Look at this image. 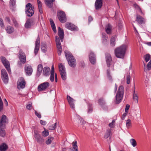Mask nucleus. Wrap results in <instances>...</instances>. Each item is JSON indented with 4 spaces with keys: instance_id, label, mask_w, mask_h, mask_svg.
<instances>
[{
    "instance_id": "a18cd8bd",
    "label": "nucleus",
    "mask_w": 151,
    "mask_h": 151,
    "mask_svg": "<svg viewBox=\"0 0 151 151\" xmlns=\"http://www.w3.org/2000/svg\"><path fill=\"white\" fill-rule=\"evenodd\" d=\"M102 38L103 40V42L105 43L107 42L108 37L106 36V34L104 33L102 34Z\"/></svg>"
},
{
    "instance_id": "f03ea898",
    "label": "nucleus",
    "mask_w": 151,
    "mask_h": 151,
    "mask_svg": "<svg viewBox=\"0 0 151 151\" xmlns=\"http://www.w3.org/2000/svg\"><path fill=\"white\" fill-rule=\"evenodd\" d=\"M66 58L69 65L73 68H75L76 65V60L70 52L65 51Z\"/></svg>"
},
{
    "instance_id": "4468645a",
    "label": "nucleus",
    "mask_w": 151,
    "mask_h": 151,
    "mask_svg": "<svg viewBox=\"0 0 151 151\" xmlns=\"http://www.w3.org/2000/svg\"><path fill=\"white\" fill-rule=\"evenodd\" d=\"M40 42V38L39 37V36H38L36 40L35 44V46L34 50V52L35 55H36L37 54L39 49Z\"/></svg>"
},
{
    "instance_id": "5fc2aeb1",
    "label": "nucleus",
    "mask_w": 151,
    "mask_h": 151,
    "mask_svg": "<svg viewBox=\"0 0 151 151\" xmlns=\"http://www.w3.org/2000/svg\"><path fill=\"white\" fill-rule=\"evenodd\" d=\"M35 115L37 116L39 118L41 117V116L40 113H38L36 111H35Z\"/></svg>"
},
{
    "instance_id": "e433bc0d",
    "label": "nucleus",
    "mask_w": 151,
    "mask_h": 151,
    "mask_svg": "<svg viewBox=\"0 0 151 151\" xmlns=\"http://www.w3.org/2000/svg\"><path fill=\"white\" fill-rule=\"evenodd\" d=\"M57 125V123L56 122L54 124L51 125L49 127L48 129L50 130H53L56 127V125Z\"/></svg>"
},
{
    "instance_id": "ea45409f",
    "label": "nucleus",
    "mask_w": 151,
    "mask_h": 151,
    "mask_svg": "<svg viewBox=\"0 0 151 151\" xmlns=\"http://www.w3.org/2000/svg\"><path fill=\"white\" fill-rule=\"evenodd\" d=\"M130 142L131 145L133 147H135L137 145V142L134 139H131L130 140Z\"/></svg>"
},
{
    "instance_id": "8fccbe9b",
    "label": "nucleus",
    "mask_w": 151,
    "mask_h": 151,
    "mask_svg": "<svg viewBox=\"0 0 151 151\" xmlns=\"http://www.w3.org/2000/svg\"><path fill=\"white\" fill-rule=\"evenodd\" d=\"M130 82V76L129 75H127V84H129Z\"/></svg>"
},
{
    "instance_id": "f8f14e48",
    "label": "nucleus",
    "mask_w": 151,
    "mask_h": 151,
    "mask_svg": "<svg viewBox=\"0 0 151 151\" xmlns=\"http://www.w3.org/2000/svg\"><path fill=\"white\" fill-rule=\"evenodd\" d=\"M25 84L24 79L23 78H19L18 81L17 82V88L18 89L24 88L25 87Z\"/></svg>"
},
{
    "instance_id": "1a4fd4ad",
    "label": "nucleus",
    "mask_w": 151,
    "mask_h": 151,
    "mask_svg": "<svg viewBox=\"0 0 151 151\" xmlns=\"http://www.w3.org/2000/svg\"><path fill=\"white\" fill-rule=\"evenodd\" d=\"M57 14L58 18L60 22L64 23L66 22V18L64 12L62 11L58 12Z\"/></svg>"
},
{
    "instance_id": "c85d7f7f",
    "label": "nucleus",
    "mask_w": 151,
    "mask_h": 151,
    "mask_svg": "<svg viewBox=\"0 0 151 151\" xmlns=\"http://www.w3.org/2000/svg\"><path fill=\"white\" fill-rule=\"evenodd\" d=\"M50 21L52 29L54 32H56V29L55 23L51 19H50Z\"/></svg>"
},
{
    "instance_id": "603ef678",
    "label": "nucleus",
    "mask_w": 151,
    "mask_h": 151,
    "mask_svg": "<svg viewBox=\"0 0 151 151\" xmlns=\"http://www.w3.org/2000/svg\"><path fill=\"white\" fill-rule=\"evenodd\" d=\"M131 125V122L130 120L128 119L127 121L126 125L127 127L129 128Z\"/></svg>"
},
{
    "instance_id": "423d86ee",
    "label": "nucleus",
    "mask_w": 151,
    "mask_h": 151,
    "mask_svg": "<svg viewBox=\"0 0 151 151\" xmlns=\"http://www.w3.org/2000/svg\"><path fill=\"white\" fill-rule=\"evenodd\" d=\"M59 70L62 79L64 80L66 79V73L64 65L61 63L59 64Z\"/></svg>"
},
{
    "instance_id": "4d7b16f0",
    "label": "nucleus",
    "mask_w": 151,
    "mask_h": 151,
    "mask_svg": "<svg viewBox=\"0 0 151 151\" xmlns=\"http://www.w3.org/2000/svg\"><path fill=\"white\" fill-rule=\"evenodd\" d=\"M0 25L2 27H4V24L3 20L0 18Z\"/></svg>"
},
{
    "instance_id": "f3484780",
    "label": "nucleus",
    "mask_w": 151,
    "mask_h": 151,
    "mask_svg": "<svg viewBox=\"0 0 151 151\" xmlns=\"http://www.w3.org/2000/svg\"><path fill=\"white\" fill-rule=\"evenodd\" d=\"M106 59L107 66L109 67L112 64L111 58L110 54L109 53L106 54Z\"/></svg>"
},
{
    "instance_id": "7ed1b4c3",
    "label": "nucleus",
    "mask_w": 151,
    "mask_h": 151,
    "mask_svg": "<svg viewBox=\"0 0 151 151\" xmlns=\"http://www.w3.org/2000/svg\"><path fill=\"white\" fill-rule=\"evenodd\" d=\"M124 93V87L122 86H120L119 88L116 96V101L115 102L116 104H118L121 101Z\"/></svg>"
},
{
    "instance_id": "f257e3e1",
    "label": "nucleus",
    "mask_w": 151,
    "mask_h": 151,
    "mask_svg": "<svg viewBox=\"0 0 151 151\" xmlns=\"http://www.w3.org/2000/svg\"><path fill=\"white\" fill-rule=\"evenodd\" d=\"M127 47V45L124 44L116 48L115 50L116 56L119 58H123Z\"/></svg>"
},
{
    "instance_id": "20e7f679",
    "label": "nucleus",
    "mask_w": 151,
    "mask_h": 151,
    "mask_svg": "<svg viewBox=\"0 0 151 151\" xmlns=\"http://www.w3.org/2000/svg\"><path fill=\"white\" fill-rule=\"evenodd\" d=\"M6 117L5 115H3L1 120H0V136L4 137L5 135V131L2 128H1L3 125L4 123H6L7 121Z\"/></svg>"
},
{
    "instance_id": "69168bd1",
    "label": "nucleus",
    "mask_w": 151,
    "mask_h": 151,
    "mask_svg": "<svg viewBox=\"0 0 151 151\" xmlns=\"http://www.w3.org/2000/svg\"><path fill=\"white\" fill-rule=\"evenodd\" d=\"M6 21L9 22V23H10V20L9 18L8 17H6Z\"/></svg>"
},
{
    "instance_id": "0e129e2a",
    "label": "nucleus",
    "mask_w": 151,
    "mask_h": 151,
    "mask_svg": "<svg viewBox=\"0 0 151 151\" xmlns=\"http://www.w3.org/2000/svg\"><path fill=\"white\" fill-rule=\"evenodd\" d=\"M127 113H125L124 114H123L122 116V119L124 120L125 117L127 115Z\"/></svg>"
},
{
    "instance_id": "4be33fe9",
    "label": "nucleus",
    "mask_w": 151,
    "mask_h": 151,
    "mask_svg": "<svg viewBox=\"0 0 151 151\" xmlns=\"http://www.w3.org/2000/svg\"><path fill=\"white\" fill-rule=\"evenodd\" d=\"M103 4L102 0H96L95 4V8L97 10H98L101 8Z\"/></svg>"
},
{
    "instance_id": "79ce46f5",
    "label": "nucleus",
    "mask_w": 151,
    "mask_h": 151,
    "mask_svg": "<svg viewBox=\"0 0 151 151\" xmlns=\"http://www.w3.org/2000/svg\"><path fill=\"white\" fill-rule=\"evenodd\" d=\"M99 104L101 106L105 104V101L103 98H101L99 99Z\"/></svg>"
},
{
    "instance_id": "a211bd4d",
    "label": "nucleus",
    "mask_w": 151,
    "mask_h": 151,
    "mask_svg": "<svg viewBox=\"0 0 151 151\" xmlns=\"http://www.w3.org/2000/svg\"><path fill=\"white\" fill-rule=\"evenodd\" d=\"M136 21L138 23L140 24H145V19L139 15H136Z\"/></svg>"
},
{
    "instance_id": "58836bf2",
    "label": "nucleus",
    "mask_w": 151,
    "mask_h": 151,
    "mask_svg": "<svg viewBox=\"0 0 151 151\" xmlns=\"http://www.w3.org/2000/svg\"><path fill=\"white\" fill-rule=\"evenodd\" d=\"M76 116H77V118L78 119H79V120L80 121V123H81V124L82 125H84L86 124V122L79 115H77Z\"/></svg>"
},
{
    "instance_id": "de8ad7c7",
    "label": "nucleus",
    "mask_w": 151,
    "mask_h": 151,
    "mask_svg": "<svg viewBox=\"0 0 151 151\" xmlns=\"http://www.w3.org/2000/svg\"><path fill=\"white\" fill-rule=\"evenodd\" d=\"M107 74L108 79L110 81H112V79L111 76L110 74L109 69L107 70Z\"/></svg>"
},
{
    "instance_id": "cd10ccee",
    "label": "nucleus",
    "mask_w": 151,
    "mask_h": 151,
    "mask_svg": "<svg viewBox=\"0 0 151 151\" xmlns=\"http://www.w3.org/2000/svg\"><path fill=\"white\" fill-rule=\"evenodd\" d=\"M37 2L39 12L40 14H42L43 13L42 3L39 0H37Z\"/></svg>"
},
{
    "instance_id": "338daca9",
    "label": "nucleus",
    "mask_w": 151,
    "mask_h": 151,
    "mask_svg": "<svg viewBox=\"0 0 151 151\" xmlns=\"http://www.w3.org/2000/svg\"><path fill=\"white\" fill-rule=\"evenodd\" d=\"M88 21L89 22H91V21H92L93 20L92 17L91 16H89L88 17Z\"/></svg>"
},
{
    "instance_id": "c03bdc74",
    "label": "nucleus",
    "mask_w": 151,
    "mask_h": 151,
    "mask_svg": "<svg viewBox=\"0 0 151 151\" xmlns=\"http://www.w3.org/2000/svg\"><path fill=\"white\" fill-rule=\"evenodd\" d=\"M44 129L45 130L42 132V134L43 136L46 137L49 135V132L46 129Z\"/></svg>"
},
{
    "instance_id": "13d9d810",
    "label": "nucleus",
    "mask_w": 151,
    "mask_h": 151,
    "mask_svg": "<svg viewBox=\"0 0 151 151\" xmlns=\"http://www.w3.org/2000/svg\"><path fill=\"white\" fill-rule=\"evenodd\" d=\"M130 107V106L129 105L127 104L126 106V108L125 109V113L128 112V110L129 109Z\"/></svg>"
},
{
    "instance_id": "a19ab883",
    "label": "nucleus",
    "mask_w": 151,
    "mask_h": 151,
    "mask_svg": "<svg viewBox=\"0 0 151 151\" xmlns=\"http://www.w3.org/2000/svg\"><path fill=\"white\" fill-rule=\"evenodd\" d=\"M88 113H91L93 111V107L92 106V104L90 103L88 104Z\"/></svg>"
},
{
    "instance_id": "412c9836",
    "label": "nucleus",
    "mask_w": 151,
    "mask_h": 151,
    "mask_svg": "<svg viewBox=\"0 0 151 151\" xmlns=\"http://www.w3.org/2000/svg\"><path fill=\"white\" fill-rule=\"evenodd\" d=\"M67 99L69 104L70 105V107L72 109H74L75 108V100L72 98L70 96L68 95L67 96Z\"/></svg>"
},
{
    "instance_id": "2eb2a0df",
    "label": "nucleus",
    "mask_w": 151,
    "mask_h": 151,
    "mask_svg": "<svg viewBox=\"0 0 151 151\" xmlns=\"http://www.w3.org/2000/svg\"><path fill=\"white\" fill-rule=\"evenodd\" d=\"M65 27L66 28L70 30L71 31H77L78 29V28L75 25L71 23L67 22L65 24Z\"/></svg>"
},
{
    "instance_id": "e2e57ef3",
    "label": "nucleus",
    "mask_w": 151,
    "mask_h": 151,
    "mask_svg": "<svg viewBox=\"0 0 151 151\" xmlns=\"http://www.w3.org/2000/svg\"><path fill=\"white\" fill-rule=\"evenodd\" d=\"M13 22L15 26H18V24L17 23L15 19H13Z\"/></svg>"
},
{
    "instance_id": "4c0bfd02",
    "label": "nucleus",
    "mask_w": 151,
    "mask_h": 151,
    "mask_svg": "<svg viewBox=\"0 0 151 151\" xmlns=\"http://www.w3.org/2000/svg\"><path fill=\"white\" fill-rule=\"evenodd\" d=\"M53 139L54 138L53 137H49L48 139H47L45 142L46 144L47 145L50 144Z\"/></svg>"
},
{
    "instance_id": "393cba45",
    "label": "nucleus",
    "mask_w": 151,
    "mask_h": 151,
    "mask_svg": "<svg viewBox=\"0 0 151 151\" xmlns=\"http://www.w3.org/2000/svg\"><path fill=\"white\" fill-rule=\"evenodd\" d=\"M50 69V68L47 67H45L43 69V74L45 76H47L49 75V72Z\"/></svg>"
},
{
    "instance_id": "c9c22d12",
    "label": "nucleus",
    "mask_w": 151,
    "mask_h": 151,
    "mask_svg": "<svg viewBox=\"0 0 151 151\" xmlns=\"http://www.w3.org/2000/svg\"><path fill=\"white\" fill-rule=\"evenodd\" d=\"M111 129H107L104 135V137L106 139H107L110 137V135L111 134Z\"/></svg>"
},
{
    "instance_id": "6ab92c4d",
    "label": "nucleus",
    "mask_w": 151,
    "mask_h": 151,
    "mask_svg": "<svg viewBox=\"0 0 151 151\" xmlns=\"http://www.w3.org/2000/svg\"><path fill=\"white\" fill-rule=\"evenodd\" d=\"M35 20L32 19H27L25 24V27L26 28H30L33 24Z\"/></svg>"
},
{
    "instance_id": "6e6552de",
    "label": "nucleus",
    "mask_w": 151,
    "mask_h": 151,
    "mask_svg": "<svg viewBox=\"0 0 151 151\" xmlns=\"http://www.w3.org/2000/svg\"><path fill=\"white\" fill-rule=\"evenodd\" d=\"M1 62L6 69L9 73H10L11 70L10 68V65L9 62L4 57H1Z\"/></svg>"
},
{
    "instance_id": "0eeeda50",
    "label": "nucleus",
    "mask_w": 151,
    "mask_h": 151,
    "mask_svg": "<svg viewBox=\"0 0 151 151\" xmlns=\"http://www.w3.org/2000/svg\"><path fill=\"white\" fill-rule=\"evenodd\" d=\"M55 39L56 43L58 54L60 55L61 54L62 50L61 44L58 36H56L55 37Z\"/></svg>"
},
{
    "instance_id": "dca6fc26",
    "label": "nucleus",
    "mask_w": 151,
    "mask_h": 151,
    "mask_svg": "<svg viewBox=\"0 0 151 151\" xmlns=\"http://www.w3.org/2000/svg\"><path fill=\"white\" fill-rule=\"evenodd\" d=\"M89 60L90 62L93 64H94L96 62V56L92 51L90 52L89 55Z\"/></svg>"
},
{
    "instance_id": "09e8293b",
    "label": "nucleus",
    "mask_w": 151,
    "mask_h": 151,
    "mask_svg": "<svg viewBox=\"0 0 151 151\" xmlns=\"http://www.w3.org/2000/svg\"><path fill=\"white\" fill-rule=\"evenodd\" d=\"M54 79V73H51V74L50 78V80L52 81L53 82Z\"/></svg>"
},
{
    "instance_id": "864d4df0",
    "label": "nucleus",
    "mask_w": 151,
    "mask_h": 151,
    "mask_svg": "<svg viewBox=\"0 0 151 151\" xmlns=\"http://www.w3.org/2000/svg\"><path fill=\"white\" fill-rule=\"evenodd\" d=\"M16 0H10V3L13 6H14L16 4Z\"/></svg>"
},
{
    "instance_id": "a878e982",
    "label": "nucleus",
    "mask_w": 151,
    "mask_h": 151,
    "mask_svg": "<svg viewBox=\"0 0 151 151\" xmlns=\"http://www.w3.org/2000/svg\"><path fill=\"white\" fill-rule=\"evenodd\" d=\"M43 69V66L41 64H39L37 67V75L39 76L41 74Z\"/></svg>"
},
{
    "instance_id": "9d476101",
    "label": "nucleus",
    "mask_w": 151,
    "mask_h": 151,
    "mask_svg": "<svg viewBox=\"0 0 151 151\" xmlns=\"http://www.w3.org/2000/svg\"><path fill=\"white\" fill-rule=\"evenodd\" d=\"M1 74L2 80L5 83H7L8 82V74L5 69H2Z\"/></svg>"
},
{
    "instance_id": "b1692460",
    "label": "nucleus",
    "mask_w": 151,
    "mask_h": 151,
    "mask_svg": "<svg viewBox=\"0 0 151 151\" xmlns=\"http://www.w3.org/2000/svg\"><path fill=\"white\" fill-rule=\"evenodd\" d=\"M19 59L23 64H24L26 61V56L25 54L21 52L19 54Z\"/></svg>"
},
{
    "instance_id": "9b49d317",
    "label": "nucleus",
    "mask_w": 151,
    "mask_h": 151,
    "mask_svg": "<svg viewBox=\"0 0 151 151\" xmlns=\"http://www.w3.org/2000/svg\"><path fill=\"white\" fill-rule=\"evenodd\" d=\"M50 84L48 82H45L40 84L37 87L38 91H45L49 86Z\"/></svg>"
},
{
    "instance_id": "72a5a7b5",
    "label": "nucleus",
    "mask_w": 151,
    "mask_h": 151,
    "mask_svg": "<svg viewBox=\"0 0 151 151\" xmlns=\"http://www.w3.org/2000/svg\"><path fill=\"white\" fill-rule=\"evenodd\" d=\"M111 26L110 24H108L106 26V31L108 34H110L111 32Z\"/></svg>"
},
{
    "instance_id": "37998d69",
    "label": "nucleus",
    "mask_w": 151,
    "mask_h": 151,
    "mask_svg": "<svg viewBox=\"0 0 151 151\" xmlns=\"http://www.w3.org/2000/svg\"><path fill=\"white\" fill-rule=\"evenodd\" d=\"M77 143L76 141L73 143V147L75 151H78V147L77 146Z\"/></svg>"
},
{
    "instance_id": "774afa93",
    "label": "nucleus",
    "mask_w": 151,
    "mask_h": 151,
    "mask_svg": "<svg viewBox=\"0 0 151 151\" xmlns=\"http://www.w3.org/2000/svg\"><path fill=\"white\" fill-rule=\"evenodd\" d=\"M117 90V86L116 84V83L115 84V87L114 89V91L115 93H116V91Z\"/></svg>"
},
{
    "instance_id": "2f4dec72",
    "label": "nucleus",
    "mask_w": 151,
    "mask_h": 151,
    "mask_svg": "<svg viewBox=\"0 0 151 151\" xmlns=\"http://www.w3.org/2000/svg\"><path fill=\"white\" fill-rule=\"evenodd\" d=\"M133 99L136 103H138V98L137 96V93L135 92V91H134L133 93Z\"/></svg>"
},
{
    "instance_id": "bb28decb",
    "label": "nucleus",
    "mask_w": 151,
    "mask_h": 151,
    "mask_svg": "<svg viewBox=\"0 0 151 151\" xmlns=\"http://www.w3.org/2000/svg\"><path fill=\"white\" fill-rule=\"evenodd\" d=\"M55 0H45V3L49 8H51L52 6V2Z\"/></svg>"
},
{
    "instance_id": "aec40b11",
    "label": "nucleus",
    "mask_w": 151,
    "mask_h": 151,
    "mask_svg": "<svg viewBox=\"0 0 151 151\" xmlns=\"http://www.w3.org/2000/svg\"><path fill=\"white\" fill-rule=\"evenodd\" d=\"M25 70L27 75H30L32 72V69L31 66L28 65L25 66Z\"/></svg>"
},
{
    "instance_id": "49530a36",
    "label": "nucleus",
    "mask_w": 151,
    "mask_h": 151,
    "mask_svg": "<svg viewBox=\"0 0 151 151\" xmlns=\"http://www.w3.org/2000/svg\"><path fill=\"white\" fill-rule=\"evenodd\" d=\"M144 58L146 62H148L151 58L150 55L149 54H147L144 56Z\"/></svg>"
},
{
    "instance_id": "052dcab7",
    "label": "nucleus",
    "mask_w": 151,
    "mask_h": 151,
    "mask_svg": "<svg viewBox=\"0 0 151 151\" xmlns=\"http://www.w3.org/2000/svg\"><path fill=\"white\" fill-rule=\"evenodd\" d=\"M40 123L42 125H45L46 124V122L44 121L40 120Z\"/></svg>"
},
{
    "instance_id": "bf43d9fd",
    "label": "nucleus",
    "mask_w": 151,
    "mask_h": 151,
    "mask_svg": "<svg viewBox=\"0 0 151 151\" xmlns=\"http://www.w3.org/2000/svg\"><path fill=\"white\" fill-rule=\"evenodd\" d=\"M32 106V104H28L26 106V108L28 110H30Z\"/></svg>"
},
{
    "instance_id": "39448f33",
    "label": "nucleus",
    "mask_w": 151,
    "mask_h": 151,
    "mask_svg": "<svg viewBox=\"0 0 151 151\" xmlns=\"http://www.w3.org/2000/svg\"><path fill=\"white\" fill-rule=\"evenodd\" d=\"M26 13L28 17L32 16L34 12V7L30 3H28L26 5Z\"/></svg>"
},
{
    "instance_id": "680f3d73",
    "label": "nucleus",
    "mask_w": 151,
    "mask_h": 151,
    "mask_svg": "<svg viewBox=\"0 0 151 151\" xmlns=\"http://www.w3.org/2000/svg\"><path fill=\"white\" fill-rule=\"evenodd\" d=\"M133 27L134 28V31L135 32V34L136 35H139V34L137 30L135 27L134 26L133 24H132Z\"/></svg>"
},
{
    "instance_id": "ddd939ff",
    "label": "nucleus",
    "mask_w": 151,
    "mask_h": 151,
    "mask_svg": "<svg viewBox=\"0 0 151 151\" xmlns=\"http://www.w3.org/2000/svg\"><path fill=\"white\" fill-rule=\"evenodd\" d=\"M34 137L37 142L40 144L42 143L44 141L43 138L41 137L37 131L34 132Z\"/></svg>"
},
{
    "instance_id": "473e14b6",
    "label": "nucleus",
    "mask_w": 151,
    "mask_h": 151,
    "mask_svg": "<svg viewBox=\"0 0 151 151\" xmlns=\"http://www.w3.org/2000/svg\"><path fill=\"white\" fill-rule=\"evenodd\" d=\"M8 147L6 144L3 143L0 145V151H6Z\"/></svg>"
},
{
    "instance_id": "f704fd0d",
    "label": "nucleus",
    "mask_w": 151,
    "mask_h": 151,
    "mask_svg": "<svg viewBox=\"0 0 151 151\" xmlns=\"http://www.w3.org/2000/svg\"><path fill=\"white\" fill-rule=\"evenodd\" d=\"M41 48L42 51L43 52H45L47 50L46 44L45 43H41Z\"/></svg>"
},
{
    "instance_id": "3c124183",
    "label": "nucleus",
    "mask_w": 151,
    "mask_h": 151,
    "mask_svg": "<svg viewBox=\"0 0 151 151\" xmlns=\"http://www.w3.org/2000/svg\"><path fill=\"white\" fill-rule=\"evenodd\" d=\"M115 120H113L112 122L109 124V127L111 128H113L115 124Z\"/></svg>"
},
{
    "instance_id": "6e6d98bb",
    "label": "nucleus",
    "mask_w": 151,
    "mask_h": 151,
    "mask_svg": "<svg viewBox=\"0 0 151 151\" xmlns=\"http://www.w3.org/2000/svg\"><path fill=\"white\" fill-rule=\"evenodd\" d=\"M147 67L148 70H150L151 69V60L147 64Z\"/></svg>"
},
{
    "instance_id": "c756f323",
    "label": "nucleus",
    "mask_w": 151,
    "mask_h": 151,
    "mask_svg": "<svg viewBox=\"0 0 151 151\" xmlns=\"http://www.w3.org/2000/svg\"><path fill=\"white\" fill-rule=\"evenodd\" d=\"M6 30L7 32L9 34H11L14 31L13 27L11 26L6 27Z\"/></svg>"
},
{
    "instance_id": "5701e85b",
    "label": "nucleus",
    "mask_w": 151,
    "mask_h": 151,
    "mask_svg": "<svg viewBox=\"0 0 151 151\" xmlns=\"http://www.w3.org/2000/svg\"><path fill=\"white\" fill-rule=\"evenodd\" d=\"M58 35L61 41L62 42L64 37V31L63 29L60 27L58 28Z\"/></svg>"
},
{
    "instance_id": "7c9ffc66",
    "label": "nucleus",
    "mask_w": 151,
    "mask_h": 151,
    "mask_svg": "<svg viewBox=\"0 0 151 151\" xmlns=\"http://www.w3.org/2000/svg\"><path fill=\"white\" fill-rule=\"evenodd\" d=\"M116 38V36H114L112 37L110 40V44L111 45L114 47L115 46V40Z\"/></svg>"
}]
</instances>
